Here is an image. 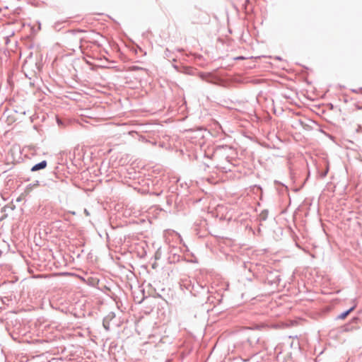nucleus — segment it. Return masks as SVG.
Listing matches in <instances>:
<instances>
[{
  "label": "nucleus",
  "instance_id": "nucleus-6",
  "mask_svg": "<svg viewBox=\"0 0 362 362\" xmlns=\"http://www.w3.org/2000/svg\"><path fill=\"white\" fill-rule=\"evenodd\" d=\"M57 122L59 124L60 123V120L58 119H57Z\"/></svg>",
  "mask_w": 362,
  "mask_h": 362
},
{
  "label": "nucleus",
  "instance_id": "nucleus-3",
  "mask_svg": "<svg viewBox=\"0 0 362 362\" xmlns=\"http://www.w3.org/2000/svg\"><path fill=\"white\" fill-rule=\"evenodd\" d=\"M351 330H352V327L349 325H345L343 327V331H344V332H349Z\"/></svg>",
  "mask_w": 362,
  "mask_h": 362
},
{
  "label": "nucleus",
  "instance_id": "nucleus-1",
  "mask_svg": "<svg viewBox=\"0 0 362 362\" xmlns=\"http://www.w3.org/2000/svg\"><path fill=\"white\" fill-rule=\"evenodd\" d=\"M46 166H47V162L45 160H43V161L40 162V163H37V164L35 165L32 168L31 170L32 171H37L38 170L45 168Z\"/></svg>",
  "mask_w": 362,
  "mask_h": 362
},
{
  "label": "nucleus",
  "instance_id": "nucleus-4",
  "mask_svg": "<svg viewBox=\"0 0 362 362\" xmlns=\"http://www.w3.org/2000/svg\"><path fill=\"white\" fill-rule=\"evenodd\" d=\"M103 327L106 330H110V325L109 323H107L105 320L103 321Z\"/></svg>",
  "mask_w": 362,
  "mask_h": 362
},
{
  "label": "nucleus",
  "instance_id": "nucleus-2",
  "mask_svg": "<svg viewBox=\"0 0 362 362\" xmlns=\"http://www.w3.org/2000/svg\"><path fill=\"white\" fill-rule=\"evenodd\" d=\"M354 309V307H352L350 309H349L348 310L342 313L339 316V317L340 319H344Z\"/></svg>",
  "mask_w": 362,
  "mask_h": 362
},
{
  "label": "nucleus",
  "instance_id": "nucleus-5",
  "mask_svg": "<svg viewBox=\"0 0 362 362\" xmlns=\"http://www.w3.org/2000/svg\"><path fill=\"white\" fill-rule=\"evenodd\" d=\"M156 258H158V252L156 253Z\"/></svg>",
  "mask_w": 362,
  "mask_h": 362
}]
</instances>
